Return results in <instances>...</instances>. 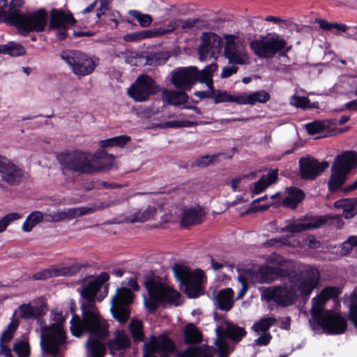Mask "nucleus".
Segmentation results:
<instances>
[{
    "mask_svg": "<svg viewBox=\"0 0 357 357\" xmlns=\"http://www.w3.org/2000/svg\"><path fill=\"white\" fill-rule=\"evenodd\" d=\"M109 279V275L102 272L78 289L84 300L81 305L82 318L76 315L70 320V331L74 336L80 337L84 333L91 335L86 345L92 357H103L106 351L102 341L105 340L109 335L107 324L96 307L95 298L102 284ZM175 349L174 342L165 334L158 337L152 335L150 340L144 344L146 357H167L172 354ZM177 357H211V356L202 352L199 347H189L180 352Z\"/></svg>",
    "mask_w": 357,
    "mask_h": 357,
    "instance_id": "f257e3e1",
    "label": "nucleus"
},
{
    "mask_svg": "<svg viewBox=\"0 0 357 357\" xmlns=\"http://www.w3.org/2000/svg\"><path fill=\"white\" fill-rule=\"evenodd\" d=\"M340 291L336 287L324 288L320 294L312 298L310 310L313 322L331 334H340L347 329V320L342 316L331 312H324L323 307L327 300L338 296Z\"/></svg>",
    "mask_w": 357,
    "mask_h": 357,
    "instance_id": "f03ea898",
    "label": "nucleus"
},
{
    "mask_svg": "<svg viewBox=\"0 0 357 357\" xmlns=\"http://www.w3.org/2000/svg\"><path fill=\"white\" fill-rule=\"evenodd\" d=\"M63 174L68 172L90 174L109 169L111 164H106L96 155L88 152L73 151L61 153L57 156Z\"/></svg>",
    "mask_w": 357,
    "mask_h": 357,
    "instance_id": "7ed1b4c3",
    "label": "nucleus"
},
{
    "mask_svg": "<svg viewBox=\"0 0 357 357\" xmlns=\"http://www.w3.org/2000/svg\"><path fill=\"white\" fill-rule=\"evenodd\" d=\"M217 69L215 63H212L200 71L195 66L178 68L172 71L171 82L175 87L182 90H190L197 82L208 81L211 86L213 73Z\"/></svg>",
    "mask_w": 357,
    "mask_h": 357,
    "instance_id": "20e7f679",
    "label": "nucleus"
},
{
    "mask_svg": "<svg viewBox=\"0 0 357 357\" xmlns=\"http://www.w3.org/2000/svg\"><path fill=\"white\" fill-rule=\"evenodd\" d=\"M150 301L144 300V303L150 310L154 311L163 302L178 305L180 294L168 285L165 281L159 277H149L144 281Z\"/></svg>",
    "mask_w": 357,
    "mask_h": 357,
    "instance_id": "39448f33",
    "label": "nucleus"
},
{
    "mask_svg": "<svg viewBox=\"0 0 357 357\" xmlns=\"http://www.w3.org/2000/svg\"><path fill=\"white\" fill-rule=\"evenodd\" d=\"M13 20L11 25L15 26L19 33L26 36L31 32H42L45 30L48 21V15L45 8L22 13L17 10L11 16Z\"/></svg>",
    "mask_w": 357,
    "mask_h": 357,
    "instance_id": "423d86ee",
    "label": "nucleus"
},
{
    "mask_svg": "<svg viewBox=\"0 0 357 357\" xmlns=\"http://www.w3.org/2000/svg\"><path fill=\"white\" fill-rule=\"evenodd\" d=\"M357 166V153L347 151L337 155L331 167V175L328 182L330 192H335L345 183L350 171Z\"/></svg>",
    "mask_w": 357,
    "mask_h": 357,
    "instance_id": "0eeeda50",
    "label": "nucleus"
},
{
    "mask_svg": "<svg viewBox=\"0 0 357 357\" xmlns=\"http://www.w3.org/2000/svg\"><path fill=\"white\" fill-rule=\"evenodd\" d=\"M275 273L282 278L283 285L267 288L263 292V296L267 301H273L278 305L282 307H288L294 305L297 299L298 294H296V288L291 285L287 279L284 280L287 270L277 268Z\"/></svg>",
    "mask_w": 357,
    "mask_h": 357,
    "instance_id": "6e6552de",
    "label": "nucleus"
},
{
    "mask_svg": "<svg viewBox=\"0 0 357 357\" xmlns=\"http://www.w3.org/2000/svg\"><path fill=\"white\" fill-rule=\"evenodd\" d=\"M291 285L296 289V294L300 292L303 298H308L319 282L320 274L319 271L312 266L307 267L301 275L289 273L284 275Z\"/></svg>",
    "mask_w": 357,
    "mask_h": 357,
    "instance_id": "1a4fd4ad",
    "label": "nucleus"
},
{
    "mask_svg": "<svg viewBox=\"0 0 357 357\" xmlns=\"http://www.w3.org/2000/svg\"><path fill=\"white\" fill-rule=\"evenodd\" d=\"M173 271L175 277L184 285L185 293L189 297L196 298L201 291V284L204 275V272L197 269L192 272L188 268L181 264H174Z\"/></svg>",
    "mask_w": 357,
    "mask_h": 357,
    "instance_id": "9d476101",
    "label": "nucleus"
},
{
    "mask_svg": "<svg viewBox=\"0 0 357 357\" xmlns=\"http://www.w3.org/2000/svg\"><path fill=\"white\" fill-rule=\"evenodd\" d=\"M60 56L70 66L73 73L78 77L89 75L95 70V61L83 52L76 50H66L63 51Z\"/></svg>",
    "mask_w": 357,
    "mask_h": 357,
    "instance_id": "9b49d317",
    "label": "nucleus"
},
{
    "mask_svg": "<svg viewBox=\"0 0 357 357\" xmlns=\"http://www.w3.org/2000/svg\"><path fill=\"white\" fill-rule=\"evenodd\" d=\"M216 339L215 344L219 353V357H227L231 352L229 342L227 337L238 342L246 334L243 328L238 326L233 323H227L226 328L218 326L215 329Z\"/></svg>",
    "mask_w": 357,
    "mask_h": 357,
    "instance_id": "f8f14e48",
    "label": "nucleus"
},
{
    "mask_svg": "<svg viewBox=\"0 0 357 357\" xmlns=\"http://www.w3.org/2000/svg\"><path fill=\"white\" fill-rule=\"evenodd\" d=\"M250 48L259 57L270 59L279 52L290 50L291 47H287V42L279 37H261L254 40L250 43Z\"/></svg>",
    "mask_w": 357,
    "mask_h": 357,
    "instance_id": "ddd939ff",
    "label": "nucleus"
},
{
    "mask_svg": "<svg viewBox=\"0 0 357 357\" xmlns=\"http://www.w3.org/2000/svg\"><path fill=\"white\" fill-rule=\"evenodd\" d=\"M41 344L44 350L54 356L57 355L59 346L65 340L64 332L59 324H52L41 328Z\"/></svg>",
    "mask_w": 357,
    "mask_h": 357,
    "instance_id": "4468645a",
    "label": "nucleus"
},
{
    "mask_svg": "<svg viewBox=\"0 0 357 357\" xmlns=\"http://www.w3.org/2000/svg\"><path fill=\"white\" fill-rule=\"evenodd\" d=\"M159 91L155 81L148 75H139L128 90V96L137 102H144Z\"/></svg>",
    "mask_w": 357,
    "mask_h": 357,
    "instance_id": "2eb2a0df",
    "label": "nucleus"
},
{
    "mask_svg": "<svg viewBox=\"0 0 357 357\" xmlns=\"http://www.w3.org/2000/svg\"><path fill=\"white\" fill-rule=\"evenodd\" d=\"M132 302V294L126 287H121L116 290L111 303V311L113 317L119 322L124 323L128 321L130 311L126 305Z\"/></svg>",
    "mask_w": 357,
    "mask_h": 357,
    "instance_id": "dca6fc26",
    "label": "nucleus"
},
{
    "mask_svg": "<svg viewBox=\"0 0 357 357\" xmlns=\"http://www.w3.org/2000/svg\"><path fill=\"white\" fill-rule=\"evenodd\" d=\"M225 56L229 63L245 65L249 63V56L245 47L234 35H225Z\"/></svg>",
    "mask_w": 357,
    "mask_h": 357,
    "instance_id": "f3484780",
    "label": "nucleus"
},
{
    "mask_svg": "<svg viewBox=\"0 0 357 357\" xmlns=\"http://www.w3.org/2000/svg\"><path fill=\"white\" fill-rule=\"evenodd\" d=\"M222 47V40L217 34L204 33L199 47V58L201 61L208 59H217Z\"/></svg>",
    "mask_w": 357,
    "mask_h": 357,
    "instance_id": "a211bd4d",
    "label": "nucleus"
},
{
    "mask_svg": "<svg viewBox=\"0 0 357 357\" xmlns=\"http://www.w3.org/2000/svg\"><path fill=\"white\" fill-rule=\"evenodd\" d=\"M86 266V265L74 263L68 266L44 269L34 273L32 275V278L35 280H43L54 277H71L77 274L82 268Z\"/></svg>",
    "mask_w": 357,
    "mask_h": 357,
    "instance_id": "6ab92c4d",
    "label": "nucleus"
},
{
    "mask_svg": "<svg viewBox=\"0 0 357 357\" xmlns=\"http://www.w3.org/2000/svg\"><path fill=\"white\" fill-rule=\"evenodd\" d=\"M301 177L305 180H314L329 167L328 162H319L312 158L299 160Z\"/></svg>",
    "mask_w": 357,
    "mask_h": 357,
    "instance_id": "aec40b11",
    "label": "nucleus"
},
{
    "mask_svg": "<svg viewBox=\"0 0 357 357\" xmlns=\"http://www.w3.org/2000/svg\"><path fill=\"white\" fill-rule=\"evenodd\" d=\"M0 175L3 181L11 185H16L21 182L23 172L10 160L0 155Z\"/></svg>",
    "mask_w": 357,
    "mask_h": 357,
    "instance_id": "412c9836",
    "label": "nucleus"
},
{
    "mask_svg": "<svg viewBox=\"0 0 357 357\" xmlns=\"http://www.w3.org/2000/svg\"><path fill=\"white\" fill-rule=\"evenodd\" d=\"M75 20L70 13L53 8L50 12V29H66L69 25L73 24Z\"/></svg>",
    "mask_w": 357,
    "mask_h": 357,
    "instance_id": "4be33fe9",
    "label": "nucleus"
},
{
    "mask_svg": "<svg viewBox=\"0 0 357 357\" xmlns=\"http://www.w3.org/2000/svg\"><path fill=\"white\" fill-rule=\"evenodd\" d=\"M206 215L204 209L201 206L190 208L183 211L181 219V226L188 227L203 222Z\"/></svg>",
    "mask_w": 357,
    "mask_h": 357,
    "instance_id": "5701e85b",
    "label": "nucleus"
},
{
    "mask_svg": "<svg viewBox=\"0 0 357 357\" xmlns=\"http://www.w3.org/2000/svg\"><path fill=\"white\" fill-rule=\"evenodd\" d=\"M119 203L118 201H107V202H102L99 203L92 204L90 206H82V207H77V208H70L71 211V217L72 219H74L77 217L90 214L94 213L97 211H100L104 209L105 208L111 207L114 206Z\"/></svg>",
    "mask_w": 357,
    "mask_h": 357,
    "instance_id": "b1692460",
    "label": "nucleus"
},
{
    "mask_svg": "<svg viewBox=\"0 0 357 357\" xmlns=\"http://www.w3.org/2000/svg\"><path fill=\"white\" fill-rule=\"evenodd\" d=\"M270 99V95L264 90L257 91L253 93H238V104L255 105L257 102L265 103Z\"/></svg>",
    "mask_w": 357,
    "mask_h": 357,
    "instance_id": "393cba45",
    "label": "nucleus"
},
{
    "mask_svg": "<svg viewBox=\"0 0 357 357\" xmlns=\"http://www.w3.org/2000/svg\"><path fill=\"white\" fill-rule=\"evenodd\" d=\"M157 208L155 206H148L144 210H136L130 213L126 220L129 222H144L155 217Z\"/></svg>",
    "mask_w": 357,
    "mask_h": 357,
    "instance_id": "a878e982",
    "label": "nucleus"
},
{
    "mask_svg": "<svg viewBox=\"0 0 357 357\" xmlns=\"http://www.w3.org/2000/svg\"><path fill=\"white\" fill-rule=\"evenodd\" d=\"M42 304L39 307L32 306L30 304H22L19 307V313L21 318L29 319L38 318L45 314L43 299L40 298Z\"/></svg>",
    "mask_w": 357,
    "mask_h": 357,
    "instance_id": "bb28decb",
    "label": "nucleus"
},
{
    "mask_svg": "<svg viewBox=\"0 0 357 357\" xmlns=\"http://www.w3.org/2000/svg\"><path fill=\"white\" fill-rule=\"evenodd\" d=\"M337 208L343 209V215L346 219L351 218L357 214V198L343 199L335 202Z\"/></svg>",
    "mask_w": 357,
    "mask_h": 357,
    "instance_id": "cd10ccee",
    "label": "nucleus"
},
{
    "mask_svg": "<svg viewBox=\"0 0 357 357\" xmlns=\"http://www.w3.org/2000/svg\"><path fill=\"white\" fill-rule=\"evenodd\" d=\"M278 178V170L274 169L267 175H262L259 181L254 183L251 189L252 192L258 195L265 190L268 186L273 183Z\"/></svg>",
    "mask_w": 357,
    "mask_h": 357,
    "instance_id": "c85d7f7f",
    "label": "nucleus"
},
{
    "mask_svg": "<svg viewBox=\"0 0 357 357\" xmlns=\"http://www.w3.org/2000/svg\"><path fill=\"white\" fill-rule=\"evenodd\" d=\"M130 340L128 335L123 331H118L114 334L113 340L109 341V347L112 353L121 349H126L130 347Z\"/></svg>",
    "mask_w": 357,
    "mask_h": 357,
    "instance_id": "c756f323",
    "label": "nucleus"
},
{
    "mask_svg": "<svg viewBox=\"0 0 357 357\" xmlns=\"http://www.w3.org/2000/svg\"><path fill=\"white\" fill-rule=\"evenodd\" d=\"M234 291L231 288L220 291L216 297V303L221 310L228 311L234 305Z\"/></svg>",
    "mask_w": 357,
    "mask_h": 357,
    "instance_id": "7c9ffc66",
    "label": "nucleus"
},
{
    "mask_svg": "<svg viewBox=\"0 0 357 357\" xmlns=\"http://www.w3.org/2000/svg\"><path fill=\"white\" fill-rule=\"evenodd\" d=\"M188 95L184 91L165 90L162 100L169 105H177L187 102Z\"/></svg>",
    "mask_w": 357,
    "mask_h": 357,
    "instance_id": "2f4dec72",
    "label": "nucleus"
},
{
    "mask_svg": "<svg viewBox=\"0 0 357 357\" xmlns=\"http://www.w3.org/2000/svg\"><path fill=\"white\" fill-rule=\"evenodd\" d=\"M185 341L188 344L200 343L202 336L200 331L192 324H188L184 330Z\"/></svg>",
    "mask_w": 357,
    "mask_h": 357,
    "instance_id": "473e14b6",
    "label": "nucleus"
},
{
    "mask_svg": "<svg viewBox=\"0 0 357 357\" xmlns=\"http://www.w3.org/2000/svg\"><path fill=\"white\" fill-rule=\"evenodd\" d=\"M0 54H7L11 56H19L24 55L26 50L22 45L15 42H9L6 45H0Z\"/></svg>",
    "mask_w": 357,
    "mask_h": 357,
    "instance_id": "72a5a7b5",
    "label": "nucleus"
},
{
    "mask_svg": "<svg viewBox=\"0 0 357 357\" xmlns=\"http://www.w3.org/2000/svg\"><path fill=\"white\" fill-rule=\"evenodd\" d=\"M43 220V213L41 211H36L31 213L22 225V230L29 232L32 229Z\"/></svg>",
    "mask_w": 357,
    "mask_h": 357,
    "instance_id": "f704fd0d",
    "label": "nucleus"
},
{
    "mask_svg": "<svg viewBox=\"0 0 357 357\" xmlns=\"http://www.w3.org/2000/svg\"><path fill=\"white\" fill-rule=\"evenodd\" d=\"M238 93L234 95H231L227 93L226 91L213 89L212 99L215 104L221 102H236L238 104Z\"/></svg>",
    "mask_w": 357,
    "mask_h": 357,
    "instance_id": "c9c22d12",
    "label": "nucleus"
},
{
    "mask_svg": "<svg viewBox=\"0 0 357 357\" xmlns=\"http://www.w3.org/2000/svg\"><path fill=\"white\" fill-rule=\"evenodd\" d=\"M130 137L127 135H120L114 137L100 142V146L102 148L111 146L123 147L129 141Z\"/></svg>",
    "mask_w": 357,
    "mask_h": 357,
    "instance_id": "e433bc0d",
    "label": "nucleus"
},
{
    "mask_svg": "<svg viewBox=\"0 0 357 357\" xmlns=\"http://www.w3.org/2000/svg\"><path fill=\"white\" fill-rule=\"evenodd\" d=\"M275 322L276 319L274 317H264L253 324L252 329L258 333H268V331Z\"/></svg>",
    "mask_w": 357,
    "mask_h": 357,
    "instance_id": "4c0bfd02",
    "label": "nucleus"
},
{
    "mask_svg": "<svg viewBox=\"0 0 357 357\" xmlns=\"http://www.w3.org/2000/svg\"><path fill=\"white\" fill-rule=\"evenodd\" d=\"M132 337L135 342L144 340V333L142 322L138 320H132L129 325Z\"/></svg>",
    "mask_w": 357,
    "mask_h": 357,
    "instance_id": "58836bf2",
    "label": "nucleus"
},
{
    "mask_svg": "<svg viewBox=\"0 0 357 357\" xmlns=\"http://www.w3.org/2000/svg\"><path fill=\"white\" fill-rule=\"evenodd\" d=\"M18 325L19 321L16 319H13L0 336V343L5 344L10 342L13 337L15 331L17 330Z\"/></svg>",
    "mask_w": 357,
    "mask_h": 357,
    "instance_id": "ea45409f",
    "label": "nucleus"
},
{
    "mask_svg": "<svg viewBox=\"0 0 357 357\" xmlns=\"http://www.w3.org/2000/svg\"><path fill=\"white\" fill-rule=\"evenodd\" d=\"M328 126V122L314 121L307 123L305 128L310 135H315L324 131Z\"/></svg>",
    "mask_w": 357,
    "mask_h": 357,
    "instance_id": "a19ab883",
    "label": "nucleus"
},
{
    "mask_svg": "<svg viewBox=\"0 0 357 357\" xmlns=\"http://www.w3.org/2000/svg\"><path fill=\"white\" fill-rule=\"evenodd\" d=\"M310 230V227L307 222H298L289 224L284 228H282L281 232L300 233L303 231Z\"/></svg>",
    "mask_w": 357,
    "mask_h": 357,
    "instance_id": "79ce46f5",
    "label": "nucleus"
},
{
    "mask_svg": "<svg viewBox=\"0 0 357 357\" xmlns=\"http://www.w3.org/2000/svg\"><path fill=\"white\" fill-rule=\"evenodd\" d=\"M21 218L22 215L18 213H10L3 216L0 220V234L6 231L10 224L20 220Z\"/></svg>",
    "mask_w": 357,
    "mask_h": 357,
    "instance_id": "37998d69",
    "label": "nucleus"
},
{
    "mask_svg": "<svg viewBox=\"0 0 357 357\" xmlns=\"http://www.w3.org/2000/svg\"><path fill=\"white\" fill-rule=\"evenodd\" d=\"M220 155L221 153L202 156L195 160V166L199 167H208L211 164L217 162Z\"/></svg>",
    "mask_w": 357,
    "mask_h": 357,
    "instance_id": "c03bdc74",
    "label": "nucleus"
},
{
    "mask_svg": "<svg viewBox=\"0 0 357 357\" xmlns=\"http://www.w3.org/2000/svg\"><path fill=\"white\" fill-rule=\"evenodd\" d=\"M17 10H11L8 12V6L7 0H0V15L3 20V22L9 24H12L13 21L11 16L13 14H16Z\"/></svg>",
    "mask_w": 357,
    "mask_h": 357,
    "instance_id": "a18cd8bd",
    "label": "nucleus"
},
{
    "mask_svg": "<svg viewBox=\"0 0 357 357\" xmlns=\"http://www.w3.org/2000/svg\"><path fill=\"white\" fill-rule=\"evenodd\" d=\"M130 15L135 18L143 27L149 26L152 22V17L149 14H142L137 10H130Z\"/></svg>",
    "mask_w": 357,
    "mask_h": 357,
    "instance_id": "49530a36",
    "label": "nucleus"
},
{
    "mask_svg": "<svg viewBox=\"0 0 357 357\" xmlns=\"http://www.w3.org/2000/svg\"><path fill=\"white\" fill-rule=\"evenodd\" d=\"M354 247H357V236H350L340 246V254L348 255Z\"/></svg>",
    "mask_w": 357,
    "mask_h": 357,
    "instance_id": "de8ad7c7",
    "label": "nucleus"
},
{
    "mask_svg": "<svg viewBox=\"0 0 357 357\" xmlns=\"http://www.w3.org/2000/svg\"><path fill=\"white\" fill-rule=\"evenodd\" d=\"M13 350L18 357H28L30 354L29 344L25 341H20L13 346Z\"/></svg>",
    "mask_w": 357,
    "mask_h": 357,
    "instance_id": "09e8293b",
    "label": "nucleus"
},
{
    "mask_svg": "<svg viewBox=\"0 0 357 357\" xmlns=\"http://www.w3.org/2000/svg\"><path fill=\"white\" fill-rule=\"evenodd\" d=\"M151 33L147 31H142L128 33L123 36V40L128 42L138 41L144 38H149Z\"/></svg>",
    "mask_w": 357,
    "mask_h": 357,
    "instance_id": "8fccbe9b",
    "label": "nucleus"
},
{
    "mask_svg": "<svg viewBox=\"0 0 357 357\" xmlns=\"http://www.w3.org/2000/svg\"><path fill=\"white\" fill-rule=\"evenodd\" d=\"M54 218L52 222H61L66 220H72L71 211L70 208L64 210L54 211Z\"/></svg>",
    "mask_w": 357,
    "mask_h": 357,
    "instance_id": "3c124183",
    "label": "nucleus"
},
{
    "mask_svg": "<svg viewBox=\"0 0 357 357\" xmlns=\"http://www.w3.org/2000/svg\"><path fill=\"white\" fill-rule=\"evenodd\" d=\"M332 219L331 215H322L314 218L310 222H308L310 229L319 228L326 224L329 220Z\"/></svg>",
    "mask_w": 357,
    "mask_h": 357,
    "instance_id": "603ef678",
    "label": "nucleus"
},
{
    "mask_svg": "<svg viewBox=\"0 0 357 357\" xmlns=\"http://www.w3.org/2000/svg\"><path fill=\"white\" fill-rule=\"evenodd\" d=\"M199 21L198 19H188L186 20L176 19V24L178 25L180 29L188 30L194 27Z\"/></svg>",
    "mask_w": 357,
    "mask_h": 357,
    "instance_id": "864d4df0",
    "label": "nucleus"
},
{
    "mask_svg": "<svg viewBox=\"0 0 357 357\" xmlns=\"http://www.w3.org/2000/svg\"><path fill=\"white\" fill-rule=\"evenodd\" d=\"M202 84H206V85L208 86L209 90L208 91H197L194 93V95L196 97H198L199 98H213V81L212 80V85L210 86L208 83V81L206 82H199Z\"/></svg>",
    "mask_w": 357,
    "mask_h": 357,
    "instance_id": "5fc2aeb1",
    "label": "nucleus"
},
{
    "mask_svg": "<svg viewBox=\"0 0 357 357\" xmlns=\"http://www.w3.org/2000/svg\"><path fill=\"white\" fill-rule=\"evenodd\" d=\"M309 102L310 101L306 97L294 96L291 99V104L296 107H307Z\"/></svg>",
    "mask_w": 357,
    "mask_h": 357,
    "instance_id": "6e6d98bb",
    "label": "nucleus"
},
{
    "mask_svg": "<svg viewBox=\"0 0 357 357\" xmlns=\"http://www.w3.org/2000/svg\"><path fill=\"white\" fill-rule=\"evenodd\" d=\"M100 7L97 10L96 16L100 20L101 16L105 15L107 10L109 9V5L113 0H98Z\"/></svg>",
    "mask_w": 357,
    "mask_h": 357,
    "instance_id": "4d7b16f0",
    "label": "nucleus"
},
{
    "mask_svg": "<svg viewBox=\"0 0 357 357\" xmlns=\"http://www.w3.org/2000/svg\"><path fill=\"white\" fill-rule=\"evenodd\" d=\"M349 319L354 326L357 327V296L354 300L349 308Z\"/></svg>",
    "mask_w": 357,
    "mask_h": 357,
    "instance_id": "13d9d810",
    "label": "nucleus"
},
{
    "mask_svg": "<svg viewBox=\"0 0 357 357\" xmlns=\"http://www.w3.org/2000/svg\"><path fill=\"white\" fill-rule=\"evenodd\" d=\"M238 70V67L236 66H231L229 67H225L221 73L220 77L223 79L227 78L232 75L235 74Z\"/></svg>",
    "mask_w": 357,
    "mask_h": 357,
    "instance_id": "bf43d9fd",
    "label": "nucleus"
},
{
    "mask_svg": "<svg viewBox=\"0 0 357 357\" xmlns=\"http://www.w3.org/2000/svg\"><path fill=\"white\" fill-rule=\"evenodd\" d=\"M301 202V197H299L297 200H295V199L289 197V195L284 199L283 201V206L289 207L290 208H295L298 204Z\"/></svg>",
    "mask_w": 357,
    "mask_h": 357,
    "instance_id": "052dcab7",
    "label": "nucleus"
},
{
    "mask_svg": "<svg viewBox=\"0 0 357 357\" xmlns=\"http://www.w3.org/2000/svg\"><path fill=\"white\" fill-rule=\"evenodd\" d=\"M264 334L260 336L259 337H258L257 339H256L255 340V342L257 345H266L268 344V342H270L271 339V335H270L269 333H263Z\"/></svg>",
    "mask_w": 357,
    "mask_h": 357,
    "instance_id": "680f3d73",
    "label": "nucleus"
},
{
    "mask_svg": "<svg viewBox=\"0 0 357 357\" xmlns=\"http://www.w3.org/2000/svg\"><path fill=\"white\" fill-rule=\"evenodd\" d=\"M289 196L295 199V200H297V199L301 197V202L303 199L305 195L301 190L296 188H291L289 190Z\"/></svg>",
    "mask_w": 357,
    "mask_h": 357,
    "instance_id": "e2e57ef3",
    "label": "nucleus"
},
{
    "mask_svg": "<svg viewBox=\"0 0 357 357\" xmlns=\"http://www.w3.org/2000/svg\"><path fill=\"white\" fill-rule=\"evenodd\" d=\"M238 279L242 284V288L239 291V292L236 296L237 300L241 299L244 296V294H245V292L248 290V285H247V282H246V280H245V278L243 276L240 275Z\"/></svg>",
    "mask_w": 357,
    "mask_h": 357,
    "instance_id": "0e129e2a",
    "label": "nucleus"
},
{
    "mask_svg": "<svg viewBox=\"0 0 357 357\" xmlns=\"http://www.w3.org/2000/svg\"><path fill=\"white\" fill-rule=\"evenodd\" d=\"M289 238H290V236L287 235L285 236H282L280 238H275L273 239H271L270 242L271 243V244H273V243L274 242L275 243H280V244L284 245H290L291 242H290Z\"/></svg>",
    "mask_w": 357,
    "mask_h": 357,
    "instance_id": "69168bd1",
    "label": "nucleus"
},
{
    "mask_svg": "<svg viewBox=\"0 0 357 357\" xmlns=\"http://www.w3.org/2000/svg\"><path fill=\"white\" fill-rule=\"evenodd\" d=\"M176 20H174L172 22H170L167 29H163L160 31L161 34H167L169 33L176 29H179L178 25H176Z\"/></svg>",
    "mask_w": 357,
    "mask_h": 357,
    "instance_id": "338daca9",
    "label": "nucleus"
},
{
    "mask_svg": "<svg viewBox=\"0 0 357 357\" xmlns=\"http://www.w3.org/2000/svg\"><path fill=\"white\" fill-rule=\"evenodd\" d=\"M159 128L162 129L168 128H181L180 121H171L162 123L159 125Z\"/></svg>",
    "mask_w": 357,
    "mask_h": 357,
    "instance_id": "774afa93",
    "label": "nucleus"
}]
</instances>
